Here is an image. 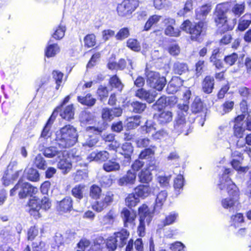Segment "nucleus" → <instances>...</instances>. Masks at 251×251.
Here are the masks:
<instances>
[{"mask_svg": "<svg viewBox=\"0 0 251 251\" xmlns=\"http://www.w3.org/2000/svg\"><path fill=\"white\" fill-rule=\"evenodd\" d=\"M230 173L229 169H225L224 174L220 178V182L218 184L221 190H226L229 196L222 200V205L224 208L233 207L238 203L239 197L238 188L227 176Z\"/></svg>", "mask_w": 251, "mask_h": 251, "instance_id": "nucleus-1", "label": "nucleus"}, {"mask_svg": "<svg viewBox=\"0 0 251 251\" xmlns=\"http://www.w3.org/2000/svg\"><path fill=\"white\" fill-rule=\"evenodd\" d=\"M90 197L96 200L92 205V209L97 212H100L110 205L113 201L114 194L108 191L101 196V189L97 185L94 184L90 188Z\"/></svg>", "mask_w": 251, "mask_h": 251, "instance_id": "nucleus-2", "label": "nucleus"}, {"mask_svg": "<svg viewBox=\"0 0 251 251\" xmlns=\"http://www.w3.org/2000/svg\"><path fill=\"white\" fill-rule=\"evenodd\" d=\"M76 129L70 125H66L56 133V144L62 149L73 146L77 141Z\"/></svg>", "mask_w": 251, "mask_h": 251, "instance_id": "nucleus-3", "label": "nucleus"}, {"mask_svg": "<svg viewBox=\"0 0 251 251\" xmlns=\"http://www.w3.org/2000/svg\"><path fill=\"white\" fill-rule=\"evenodd\" d=\"M178 108L177 116L174 125V132L178 134L184 133L185 135H187L190 131V126L186 121L185 117L187 115L189 106L186 104H179Z\"/></svg>", "mask_w": 251, "mask_h": 251, "instance_id": "nucleus-4", "label": "nucleus"}, {"mask_svg": "<svg viewBox=\"0 0 251 251\" xmlns=\"http://www.w3.org/2000/svg\"><path fill=\"white\" fill-rule=\"evenodd\" d=\"M138 214L140 217V223L138 227V231L140 236H143L145 234V226L149 225L151 221L153 212L147 204H143L139 207Z\"/></svg>", "mask_w": 251, "mask_h": 251, "instance_id": "nucleus-5", "label": "nucleus"}, {"mask_svg": "<svg viewBox=\"0 0 251 251\" xmlns=\"http://www.w3.org/2000/svg\"><path fill=\"white\" fill-rule=\"evenodd\" d=\"M227 10V5L225 3H220L217 5L215 12V21L217 25H222L224 29L227 30H232L234 25V23L232 25L227 26V21L226 16V13Z\"/></svg>", "mask_w": 251, "mask_h": 251, "instance_id": "nucleus-6", "label": "nucleus"}, {"mask_svg": "<svg viewBox=\"0 0 251 251\" xmlns=\"http://www.w3.org/2000/svg\"><path fill=\"white\" fill-rule=\"evenodd\" d=\"M147 81L151 87L158 91H161L166 83L165 77L161 76L159 73L153 71L147 72Z\"/></svg>", "mask_w": 251, "mask_h": 251, "instance_id": "nucleus-7", "label": "nucleus"}, {"mask_svg": "<svg viewBox=\"0 0 251 251\" xmlns=\"http://www.w3.org/2000/svg\"><path fill=\"white\" fill-rule=\"evenodd\" d=\"M166 26L165 34L171 37H177L180 35V30L176 27V21L174 19L167 18L164 20Z\"/></svg>", "mask_w": 251, "mask_h": 251, "instance_id": "nucleus-8", "label": "nucleus"}, {"mask_svg": "<svg viewBox=\"0 0 251 251\" xmlns=\"http://www.w3.org/2000/svg\"><path fill=\"white\" fill-rule=\"evenodd\" d=\"M157 189V187L150 186L148 185H140L135 188L134 191L138 197L145 199L151 194L153 193Z\"/></svg>", "mask_w": 251, "mask_h": 251, "instance_id": "nucleus-9", "label": "nucleus"}, {"mask_svg": "<svg viewBox=\"0 0 251 251\" xmlns=\"http://www.w3.org/2000/svg\"><path fill=\"white\" fill-rule=\"evenodd\" d=\"M122 109L121 108H115L110 109L104 108L102 109L101 116L104 121H111L116 117H119L122 113Z\"/></svg>", "mask_w": 251, "mask_h": 251, "instance_id": "nucleus-10", "label": "nucleus"}, {"mask_svg": "<svg viewBox=\"0 0 251 251\" xmlns=\"http://www.w3.org/2000/svg\"><path fill=\"white\" fill-rule=\"evenodd\" d=\"M244 117L242 115L238 116L235 119V124L233 126L234 135L237 138H242L245 131V126L243 122Z\"/></svg>", "mask_w": 251, "mask_h": 251, "instance_id": "nucleus-11", "label": "nucleus"}, {"mask_svg": "<svg viewBox=\"0 0 251 251\" xmlns=\"http://www.w3.org/2000/svg\"><path fill=\"white\" fill-rule=\"evenodd\" d=\"M40 201L34 197L31 199L28 202V211L30 214L35 219L40 218L41 214L39 210L41 209Z\"/></svg>", "mask_w": 251, "mask_h": 251, "instance_id": "nucleus-12", "label": "nucleus"}, {"mask_svg": "<svg viewBox=\"0 0 251 251\" xmlns=\"http://www.w3.org/2000/svg\"><path fill=\"white\" fill-rule=\"evenodd\" d=\"M56 161H58V168L62 170L64 172L69 171L72 168V161L66 151H65V156L58 158Z\"/></svg>", "mask_w": 251, "mask_h": 251, "instance_id": "nucleus-13", "label": "nucleus"}, {"mask_svg": "<svg viewBox=\"0 0 251 251\" xmlns=\"http://www.w3.org/2000/svg\"><path fill=\"white\" fill-rule=\"evenodd\" d=\"M160 113L155 115L158 122L162 125H165L171 122L173 120V112L169 110L159 111Z\"/></svg>", "mask_w": 251, "mask_h": 251, "instance_id": "nucleus-14", "label": "nucleus"}, {"mask_svg": "<svg viewBox=\"0 0 251 251\" xmlns=\"http://www.w3.org/2000/svg\"><path fill=\"white\" fill-rule=\"evenodd\" d=\"M136 96L140 99L146 100L149 103H151L154 100L156 93L155 92H151L141 88L136 91Z\"/></svg>", "mask_w": 251, "mask_h": 251, "instance_id": "nucleus-15", "label": "nucleus"}, {"mask_svg": "<svg viewBox=\"0 0 251 251\" xmlns=\"http://www.w3.org/2000/svg\"><path fill=\"white\" fill-rule=\"evenodd\" d=\"M121 217L125 226H128L129 224L134 223L136 215L133 211H130L126 208H124L121 212Z\"/></svg>", "mask_w": 251, "mask_h": 251, "instance_id": "nucleus-16", "label": "nucleus"}, {"mask_svg": "<svg viewBox=\"0 0 251 251\" xmlns=\"http://www.w3.org/2000/svg\"><path fill=\"white\" fill-rule=\"evenodd\" d=\"M44 154L48 158L55 157L56 160L58 158L65 156V151H59L56 147H50L45 149Z\"/></svg>", "mask_w": 251, "mask_h": 251, "instance_id": "nucleus-17", "label": "nucleus"}, {"mask_svg": "<svg viewBox=\"0 0 251 251\" xmlns=\"http://www.w3.org/2000/svg\"><path fill=\"white\" fill-rule=\"evenodd\" d=\"M60 47L56 43L49 42L45 49V56L48 58L54 57L60 51Z\"/></svg>", "mask_w": 251, "mask_h": 251, "instance_id": "nucleus-18", "label": "nucleus"}, {"mask_svg": "<svg viewBox=\"0 0 251 251\" xmlns=\"http://www.w3.org/2000/svg\"><path fill=\"white\" fill-rule=\"evenodd\" d=\"M129 235V232L125 229H123L114 234L113 235L119 245V247H123L126 243Z\"/></svg>", "mask_w": 251, "mask_h": 251, "instance_id": "nucleus-19", "label": "nucleus"}, {"mask_svg": "<svg viewBox=\"0 0 251 251\" xmlns=\"http://www.w3.org/2000/svg\"><path fill=\"white\" fill-rule=\"evenodd\" d=\"M109 157V153L105 151H100L98 152H93L88 156V159L90 161H105Z\"/></svg>", "mask_w": 251, "mask_h": 251, "instance_id": "nucleus-20", "label": "nucleus"}, {"mask_svg": "<svg viewBox=\"0 0 251 251\" xmlns=\"http://www.w3.org/2000/svg\"><path fill=\"white\" fill-rule=\"evenodd\" d=\"M136 175L131 171H128L126 174L120 178L118 180V184L120 186L133 184L135 181Z\"/></svg>", "mask_w": 251, "mask_h": 251, "instance_id": "nucleus-21", "label": "nucleus"}, {"mask_svg": "<svg viewBox=\"0 0 251 251\" xmlns=\"http://www.w3.org/2000/svg\"><path fill=\"white\" fill-rule=\"evenodd\" d=\"M57 115V110H55L49 119L48 120L47 123H46L42 132L41 133V138H44L45 139H47L50 137V127L51 126L52 124H53L55 118Z\"/></svg>", "mask_w": 251, "mask_h": 251, "instance_id": "nucleus-22", "label": "nucleus"}, {"mask_svg": "<svg viewBox=\"0 0 251 251\" xmlns=\"http://www.w3.org/2000/svg\"><path fill=\"white\" fill-rule=\"evenodd\" d=\"M154 169V167L149 166L142 170L139 175L140 181L142 183H148L152 179L151 171Z\"/></svg>", "mask_w": 251, "mask_h": 251, "instance_id": "nucleus-23", "label": "nucleus"}, {"mask_svg": "<svg viewBox=\"0 0 251 251\" xmlns=\"http://www.w3.org/2000/svg\"><path fill=\"white\" fill-rule=\"evenodd\" d=\"M72 199L70 197H66L59 202L57 209L63 212L70 211L72 208Z\"/></svg>", "mask_w": 251, "mask_h": 251, "instance_id": "nucleus-24", "label": "nucleus"}, {"mask_svg": "<svg viewBox=\"0 0 251 251\" xmlns=\"http://www.w3.org/2000/svg\"><path fill=\"white\" fill-rule=\"evenodd\" d=\"M211 9L209 4H205L196 10V17L200 20H204Z\"/></svg>", "mask_w": 251, "mask_h": 251, "instance_id": "nucleus-25", "label": "nucleus"}, {"mask_svg": "<svg viewBox=\"0 0 251 251\" xmlns=\"http://www.w3.org/2000/svg\"><path fill=\"white\" fill-rule=\"evenodd\" d=\"M22 170H19L15 172L13 175H11L8 170L5 172L4 176L2 177L3 184L5 186L9 185L13 180L16 179L18 176L22 174Z\"/></svg>", "mask_w": 251, "mask_h": 251, "instance_id": "nucleus-26", "label": "nucleus"}, {"mask_svg": "<svg viewBox=\"0 0 251 251\" xmlns=\"http://www.w3.org/2000/svg\"><path fill=\"white\" fill-rule=\"evenodd\" d=\"M204 26V23L202 22H199L195 25H193L189 31L191 39L196 40L201 34Z\"/></svg>", "mask_w": 251, "mask_h": 251, "instance_id": "nucleus-27", "label": "nucleus"}, {"mask_svg": "<svg viewBox=\"0 0 251 251\" xmlns=\"http://www.w3.org/2000/svg\"><path fill=\"white\" fill-rule=\"evenodd\" d=\"M214 85V79L213 77L207 76L202 82V90L204 92L209 94L213 90Z\"/></svg>", "mask_w": 251, "mask_h": 251, "instance_id": "nucleus-28", "label": "nucleus"}, {"mask_svg": "<svg viewBox=\"0 0 251 251\" xmlns=\"http://www.w3.org/2000/svg\"><path fill=\"white\" fill-rule=\"evenodd\" d=\"M117 12L118 15L121 17H128L133 13L123 1L118 4Z\"/></svg>", "mask_w": 251, "mask_h": 251, "instance_id": "nucleus-29", "label": "nucleus"}, {"mask_svg": "<svg viewBox=\"0 0 251 251\" xmlns=\"http://www.w3.org/2000/svg\"><path fill=\"white\" fill-rule=\"evenodd\" d=\"M117 215L113 210L109 211L107 214L100 219V222L104 225H112L114 222Z\"/></svg>", "mask_w": 251, "mask_h": 251, "instance_id": "nucleus-30", "label": "nucleus"}, {"mask_svg": "<svg viewBox=\"0 0 251 251\" xmlns=\"http://www.w3.org/2000/svg\"><path fill=\"white\" fill-rule=\"evenodd\" d=\"M251 24V14H246L240 19L238 28L240 31H244Z\"/></svg>", "mask_w": 251, "mask_h": 251, "instance_id": "nucleus-31", "label": "nucleus"}, {"mask_svg": "<svg viewBox=\"0 0 251 251\" xmlns=\"http://www.w3.org/2000/svg\"><path fill=\"white\" fill-rule=\"evenodd\" d=\"M103 169L107 172L117 171L120 169V165L115 159H112L103 164Z\"/></svg>", "mask_w": 251, "mask_h": 251, "instance_id": "nucleus-32", "label": "nucleus"}, {"mask_svg": "<svg viewBox=\"0 0 251 251\" xmlns=\"http://www.w3.org/2000/svg\"><path fill=\"white\" fill-rule=\"evenodd\" d=\"M25 186H26V189H24V191L22 192H19V198L21 199L25 198L27 196H32L38 191V189L36 187H33L28 182H25Z\"/></svg>", "mask_w": 251, "mask_h": 251, "instance_id": "nucleus-33", "label": "nucleus"}, {"mask_svg": "<svg viewBox=\"0 0 251 251\" xmlns=\"http://www.w3.org/2000/svg\"><path fill=\"white\" fill-rule=\"evenodd\" d=\"M77 100L83 105L92 106L96 103V100L90 94H87L85 97L78 96Z\"/></svg>", "mask_w": 251, "mask_h": 251, "instance_id": "nucleus-34", "label": "nucleus"}, {"mask_svg": "<svg viewBox=\"0 0 251 251\" xmlns=\"http://www.w3.org/2000/svg\"><path fill=\"white\" fill-rule=\"evenodd\" d=\"M95 121V116L90 112H82L80 116V121L81 124L84 125L87 124H92Z\"/></svg>", "mask_w": 251, "mask_h": 251, "instance_id": "nucleus-35", "label": "nucleus"}, {"mask_svg": "<svg viewBox=\"0 0 251 251\" xmlns=\"http://www.w3.org/2000/svg\"><path fill=\"white\" fill-rule=\"evenodd\" d=\"M85 188V186L84 185L79 184L75 185L72 190L73 196L75 198L81 200L83 197Z\"/></svg>", "mask_w": 251, "mask_h": 251, "instance_id": "nucleus-36", "label": "nucleus"}, {"mask_svg": "<svg viewBox=\"0 0 251 251\" xmlns=\"http://www.w3.org/2000/svg\"><path fill=\"white\" fill-rule=\"evenodd\" d=\"M25 182H24L22 178H21L14 187L10 190V195L11 196H14L16 193H18L19 196V192L24 191V189H26L25 186Z\"/></svg>", "mask_w": 251, "mask_h": 251, "instance_id": "nucleus-37", "label": "nucleus"}, {"mask_svg": "<svg viewBox=\"0 0 251 251\" xmlns=\"http://www.w3.org/2000/svg\"><path fill=\"white\" fill-rule=\"evenodd\" d=\"M181 84V81L178 77L173 78L168 85L167 89L168 92L174 93L176 92L179 86Z\"/></svg>", "mask_w": 251, "mask_h": 251, "instance_id": "nucleus-38", "label": "nucleus"}, {"mask_svg": "<svg viewBox=\"0 0 251 251\" xmlns=\"http://www.w3.org/2000/svg\"><path fill=\"white\" fill-rule=\"evenodd\" d=\"M74 115V109L73 105L67 106L63 112L60 113L61 117L67 120L73 119Z\"/></svg>", "mask_w": 251, "mask_h": 251, "instance_id": "nucleus-39", "label": "nucleus"}, {"mask_svg": "<svg viewBox=\"0 0 251 251\" xmlns=\"http://www.w3.org/2000/svg\"><path fill=\"white\" fill-rule=\"evenodd\" d=\"M167 193L165 191H161L157 195L155 201V209H160L166 200Z\"/></svg>", "mask_w": 251, "mask_h": 251, "instance_id": "nucleus-40", "label": "nucleus"}, {"mask_svg": "<svg viewBox=\"0 0 251 251\" xmlns=\"http://www.w3.org/2000/svg\"><path fill=\"white\" fill-rule=\"evenodd\" d=\"M188 70V66L185 63L177 62L174 65V71L175 74L181 75Z\"/></svg>", "mask_w": 251, "mask_h": 251, "instance_id": "nucleus-41", "label": "nucleus"}, {"mask_svg": "<svg viewBox=\"0 0 251 251\" xmlns=\"http://www.w3.org/2000/svg\"><path fill=\"white\" fill-rule=\"evenodd\" d=\"M27 178L31 181H36L39 179V175L38 171L33 168H30L25 170Z\"/></svg>", "mask_w": 251, "mask_h": 251, "instance_id": "nucleus-42", "label": "nucleus"}, {"mask_svg": "<svg viewBox=\"0 0 251 251\" xmlns=\"http://www.w3.org/2000/svg\"><path fill=\"white\" fill-rule=\"evenodd\" d=\"M161 17L160 16L157 15L151 16L145 24L144 30L148 31L150 30L154 24L157 23L160 21Z\"/></svg>", "mask_w": 251, "mask_h": 251, "instance_id": "nucleus-43", "label": "nucleus"}, {"mask_svg": "<svg viewBox=\"0 0 251 251\" xmlns=\"http://www.w3.org/2000/svg\"><path fill=\"white\" fill-rule=\"evenodd\" d=\"M140 116H135L127 119L126 126L128 129H133L137 127L140 123Z\"/></svg>", "mask_w": 251, "mask_h": 251, "instance_id": "nucleus-44", "label": "nucleus"}, {"mask_svg": "<svg viewBox=\"0 0 251 251\" xmlns=\"http://www.w3.org/2000/svg\"><path fill=\"white\" fill-rule=\"evenodd\" d=\"M178 218V214L176 212H172L167 215L163 222L165 226H168L173 224L176 222Z\"/></svg>", "mask_w": 251, "mask_h": 251, "instance_id": "nucleus-45", "label": "nucleus"}, {"mask_svg": "<svg viewBox=\"0 0 251 251\" xmlns=\"http://www.w3.org/2000/svg\"><path fill=\"white\" fill-rule=\"evenodd\" d=\"M184 185V178L181 175H178L175 179L174 182V189L176 194L179 193V191L181 189Z\"/></svg>", "mask_w": 251, "mask_h": 251, "instance_id": "nucleus-46", "label": "nucleus"}, {"mask_svg": "<svg viewBox=\"0 0 251 251\" xmlns=\"http://www.w3.org/2000/svg\"><path fill=\"white\" fill-rule=\"evenodd\" d=\"M143 133L151 134L155 132L156 128L154 127V124L151 121H147L146 125L141 128Z\"/></svg>", "mask_w": 251, "mask_h": 251, "instance_id": "nucleus-47", "label": "nucleus"}, {"mask_svg": "<svg viewBox=\"0 0 251 251\" xmlns=\"http://www.w3.org/2000/svg\"><path fill=\"white\" fill-rule=\"evenodd\" d=\"M65 31V26L60 24L56 28L52 35V37L57 40L61 39L64 36Z\"/></svg>", "mask_w": 251, "mask_h": 251, "instance_id": "nucleus-48", "label": "nucleus"}, {"mask_svg": "<svg viewBox=\"0 0 251 251\" xmlns=\"http://www.w3.org/2000/svg\"><path fill=\"white\" fill-rule=\"evenodd\" d=\"M203 108V106L201 100L199 98H196L192 103L191 109L194 113L201 112Z\"/></svg>", "mask_w": 251, "mask_h": 251, "instance_id": "nucleus-49", "label": "nucleus"}, {"mask_svg": "<svg viewBox=\"0 0 251 251\" xmlns=\"http://www.w3.org/2000/svg\"><path fill=\"white\" fill-rule=\"evenodd\" d=\"M122 149L123 152L121 153L125 155V157L129 159L130 155L133 151V148L130 143H125L122 145Z\"/></svg>", "mask_w": 251, "mask_h": 251, "instance_id": "nucleus-50", "label": "nucleus"}, {"mask_svg": "<svg viewBox=\"0 0 251 251\" xmlns=\"http://www.w3.org/2000/svg\"><path fill=\"white\" fill-rule=\"evenodd\" d=\"M139 202V199L133 194H129L126 199V205L129 207H134Z\"/></svg>", "mask_w": 251, "mask_h": 251, "instance_id": "nucleus-51", "label": "nucleus"}, {"mask_svg": "<svg viewBox=\"0 0 251 251\" xmlns=\"http://www.w3.org/2000/svg\"><path fill=\"white\" fill-rule=\"evenodd\" d=\"M245 4L244 2L236 3L232 8V13L236 16L239 17L245 11Z\"/></svg>", "mask_w": 251, "mask_h": 251, "instance_id": "nucleus-52", "label": "nucleus"}, {"mask_svg": "<svg viewBox=\"0 0 251 251\" xmlns=\"http://www.w3.org/2000/svg\"><path fill=\"white\" fill-rule=\"evenodd\" d=\"M52 75L53 78L55 80V89L58 90L62 82L63 74L58 71H53Z\"/></svg>", "mask_w": 251, "mask_h": 251, "instance_id": "nucleus-53", "label": "nucleus"}, {"mask_svg": "<svg viewBox=\"0 0 251 251\" xmlns=\"http://www.w3.org/2000/svg\"><path fill=\"white\" fill-rule=\"evenodd\" d=\"M133 111L137 113H142L146 108V104L137 101H133L131 103Z\"/></svg>", "mask_w": 251, "mask_h": 251, "instance_id": "nucleus-54", "label": "nucleus"}, {"mask_svg": "<svg viewBox=\"0 0 251 251\" xmlns=\"http://www.w3.org/2000/svg\"><path fill=\"white\" fill-rule=\"evenodd\" d=\"M34 163L36 167L40 169L45 170L47 167L46 162L41 154L36 156Z\"/></svg>", "mask_w": 251, "mask_h": 251, "instance_id": "nucleus-55", "label": "nucleus"}, {"mask_svg": "<svg viewBox=\"0 0 251 251\" xmlns=\"http://www.w3.org/2000/svg\"><path fill=\"white\" fill-rule=\"evenodd\" d=\"M129 36V30L127 27H124L119 30L115 35V38L118 40H123Z\"/></svg>", "mask_w": 251, "mask_h": 251, "instance_id": "nucleus-56", "label": "nucleus"}, {"mask_svg": "<svg viewBox=\"0 0 251 251\" xmlns=\"http://www.w3.org/2000/svg\"><path fill=\"white\" fill-rule=\"evenodd\" d=\"M126 44L129 48L134 51H138L141 49L140 44L136 39L130 38L127 41Z\"/></svg>", "mask_w": 251, "mask_h": 251, "instance_id": "nucleus-57", "label": "nucleus"}, {"mask_svg": "<svg viewBox=\"0 0 251 251\" xmlns=\"http://www.w3.org/2000/svg\"><path fill=\"white\" fill-rule=\"evenodd\" d=\"M167 98L165 96L160 97L153 105V108L156 110L160 111L166 105Z\"/></svg>", "mask_w": 251, "mask_h": 251, "instance_id": "nucleus-58", "label": "nucleus"}, {"mask_svg": "<svg viewBox=\"0 0 251 251\" xmlns=\"http://www.w3.org/2000/svg\"><path fill=\"white\" fill-rule=\"evenodd\" d=\"M232 226L235 227H238L244 222L243 215L241 213L237 214L231 217Z\"/></svg>", "mask_w": 251, "mask_h": 251, "instance_id": "nucleus-59", "label": "nucleus"}, {"mask_svg": "<svg viewBox=\"0 0 251 251\" xmlns=\"http://www.w3.org/2000/svg\"><path fill=\"white\" fill-rule=\"evenodd\" d=\"M84 41L85 46L88 48L92 47L96 44V36L93 34H88L85 37Z\"/></svg>", "mask_w": 251, "mask_h": 251, "instance_id": "nucleus-60", "label": "nucleus"}, {"mask_svg": "<svg viewBox=\"0 0 251 251\" xmlns=\"http://www.w3.org/2000/svg\"><path fill=\"white\" fill-rule=\"evenodd\" d=\"M109 83L112 87L116 88L119 90L123 89V85L117 75H113L110 78Z\"/></svg>", "mask_w": 251, "mask_h": 251, "instance_id": "nucleus-61", "label": "nucleus"}, {"mask_svg": "<svg viewBox=\"0 0 251 251\" xmlns=\"http://www.w3.org/2000/svg\"><path fill=\"white\" fill-rule=\"evenodd\" d=\"M238 58V54L235 53H233L230 55L225 56L224 61L227 65L231 66L235 64Z\"/></svg>", "mask_w": 251, "mask_h": 251, "instance_id": "nucleus-62", "label": "nucleus"}, {"mask_svg": "<svg viewBox=\"0 0 251 251\" xmlns=\"http://www.w3.org/2000/svg\"><path fill=\"white\" fill-rule=\"evenodd\" d=\"M106 125L104 123L99 126H88L86 128L87 132H94L95 134H99L106 129Z\"/></svg>", "mask_w": 251, "mask_h": 251, "instance_id": "nucleus-63", "label": "nucleus"}, {"mask_svg": "<svg viewBox=\"0 0 251 251\" xmlns=\"http://www.w3.org/2000/svg\"><path fill=\"white\" fill-rule=\"evenodd\" d=\"M106 246L109 250L111 251H115L117 247H119V245L117 241H116V239L115 238L114 235L109 237L107 240Z\"/></svg>", "mask_w": 251, "mask_h": 251, "instance_id": "nucleus-64", "label": "nucleus"}]
</instances>
